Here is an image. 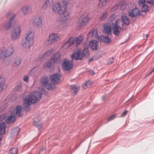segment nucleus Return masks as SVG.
Wrapping results in <instances>:
<instances>
[{
  "label": "nucleus",
  "mask_w": 154,
  "mask_h": 154,
  "mask_svg": "<svg viewBox=\"0 0 154 154\" xmlns=\"http://www.w3.org/2000/svg\"><path fill=\"white\" fill-rule=\"evenodd\" d=\"M54 0H47L46 2L48 4V5L50 6L51 5H53L54 4H53L54 2Z\"/></svg>",
  "instance_id": "37998d69"
},
{
  "label": "nucleus",
  "mask_w": 154,
  "mask_h": 154,
  "mask_svg": "<svg viewBox=\"0 0 154 154\" xmlns=\"http://www.w3.org/2000/svg\"><path fill=\"white\" fill-rule=\"evenodd\" d=\"M6 116L5 115H1L0 116V121H2L5 120V119Z\"/></svg>",
  "instance_id": "3c124183"
},
{
  "label": "nucleus",
  "mask_w": 154,
  "mask_h": 154,
  "mask_svg": "<svg viewBox=\"0 0 154 154\" xmlns=\"http://www.w3.org/2000/svg\"><path fill=\"white\" fill-rule=\"evenodd\" d=\"M63 15L61 17V18L62 20L63 21H65L68 20L70 17L69 12L67 11V10L65 11V12L63 14Z\"/></svg>",
  "instance_id": "5701e85b"
},
{
  "label": "nucleus",
  "mask_w": 154,
  "mask_h": 154,
  "mask_svg": "<svg viewBox=\"0 0 154 154\" xmlns=\"http://www.w3.org/2000/svg\"><path fill=\"white\" fill-rule=\"evenodd\" d=\"M93 34H92V32H90L87 35V38L88 39V38H90L91 37H93Z\"/></svg>",
  "instance_id": "8fccbe9b"
},
{
  "label": "nucleus",
  "mask_w": 154,
  "mask_h": 154,
  "mask_svg": "<svg viewBox=\"0 0 154 154\" xmlns=\"http://www.w3.org/2000/svg\"><path fill=\"white\" fill-rule=\"evenodd\" d=\"M0 86H5V79L2 77L0 76Z\"/></svg>",
  "instance_id": "c9c22d12"
},
{
  "label": "nucleus",
  "mask_w": 154,
  "mask_h": 154,
  "mask_svg": "<svg viewBox=\"0 0 154 154\" xmlns=\"http://www.w3.org/2000/svg\"><path fill=\"white\" fill-rule=\"evenodd\" d=\"M128 111L127 110H125L122 114L121 116H125L127 113Z\"/></svg>",
  "instance_id": "4d7b16f0"
},
{
  "label": "nucleus",
  "mask_w": 154,
  "mask_h": 154,
  "mask_svg": "<svg viewBox=\"0 0 154 154\" xmlns=\"http://www.w3.org/2000/svg\"><path fill=\"white\" fill-rule=\"evenodd\" d=\"M23 108L20 106H18L16 107V115L18 117H21L22 116V112Z\"/></svg>",
  "instance_id": "6ab92c4d"
},
{
  "label": "nucleus",
  "mask_w": 154,
  "mask_h": 154,
  "mask_svg": "<svg viewBox=\"0 0 154 154\" xmlns=\"http://www.w3.org/2000/svg\"><path fill=\"white\" fill-rule=\"evenodd\" d=\"M22 97L23 100V106L24 109L25 110H28L29 109L30 104L40 100L41 94L38 92H32L27 97H25L24 94L22 95Z\"/></svg>",
  "instance_id": "f257e3e1"
},
{
  "label": "nucleus",
  "mask_w": 154,
  "mask_h": 154,
  "mask_svg": "<svg viewBox=\"0 0 154 154\" xmlns=\"http://www.w3.org/2000/svg\"><path fill=\"white\" fill-rule=\"evenodd\" d=\"M116 17V15L115 14H112L109 17V21L110 22L113 21L115 20Z\"/></svg>",
  "instance_id": "79ce46f5"
},
{
  "label": "nucleus",
  "mask_w": 154,
  "mask_h": 154,
  "mask_svg": "<svg viewBox=\"0 0 154 154\" xmlns=\"http://www.w3.org/2000/svg\"><path fill=\"white\" fill-rule=\"evenodd\" d=\"M34 33L32 30H28L26 33L24 40H23L22 45L26 49H29L34 43Z\"/></svg>",
  "instance_id": "f03ea898"
},
{
  "label": "nucleus",
  "mask_w": 154,
  "mask_h": 154,
  "mask_svg": "<svg viewBox=\"0 0 154 154\" xmlns=\"http://www.w3.org/2000/svg\"><path fill=\"white\" fill-rule=\"evenodd\" d=\"M62 68L64 70L67 71L71 69L73 67L72 62L69 60H64L62 63Z\"/></svg>",
  "instance_id": "9d476101"
},
{
  "label": "nucleus",
  "mask_w": 154,
  "mask_h": 154,
  "mask_svg": "<svg viewBox=\"0 0 154 154\" xmlns=\"http://www.w3.org/2000/svg\"><path fill=\"white\" fill-rule=\"evenodd\" d=\"M46 62L48 66V68H50L52 64L53 63V62H51V60H50V61H48L47 62Z\"/></svg>",
  "instance_id": "603ef678"
},
{
  "label": "nucleus",
  "mask_w": 154,
  "mask_h": 154,
  "mask_svg": "<svg viewBox=\"0 0 154 154\" xmlns=\"http://www.w3.org/2000/svg\"><path fill=\"white\" fill-rule=\"evenodd\" d=\"M6 125L4 122H1L0 124V134H4L5 133Z\"/></svg>",
  "instance_id": "cd10ccee"
},
{
  "label": "nucleus",
  "mask_w": 154,
  "mask_h": 154,
  "mask_svg": "<svg viewBox=\"0 0 154 154\" xmlns=\"http://www.w3.org/2000/svg\"><path fill=\"white\" fill-rule=\"evenodd\" d=\"M51 60L53 63L59 62L61 60L60 53L59 52H57L53 55Z\"/></svg>",
  "instance_id": "2eb2a0df"
},
{
  "label": "nucleus",
  "mask_w": 154,
  "mask_h": 154,
  "mask_svg": "<svg viewBox=\"0 0 154 154\" xmlns=\"http://www.w3.org/2000/svg\"><path fill=\"white\" fill-rule=\"evenodd\" d=\"M140 14V11L137 8L133 9L131 11L129 12V16L131 18L138 16Z\"/></svg>",
  "instance_id": "a211bd4d"
},
{
  "label": "nucleus",
  "mask_w": 154,
  "mask_h": 154,
  "mask_svg": "<svg viewBox=\"0 0 154 154\" xmlns=\"http://www.w3.org/2000/svg\"><path fill=\"white\" fill-rule=\"evenodd\" d=\"M19 132V128H16L11 131L12 134L13 136H15L17 135Z\"/></svg>",
  "instance_id": "72a5a7b5"
},
{
  "label": "nucleus",
  "mask_w": 154,
  "mask_h": 154,
  "mask_svg": "<svg viewBox=\"0 0 154 154\" xmlns=\"http://www.w3.org/2000/svg\"><path fill=\"white\" fill-rule=\"evenodd\" d=\"M82 54L84 57H88L89 56L90 53L87 48H85L83 49Z\"/></svg>",
  "instance_id": "473e14b6"
},
{
  "label": "nucleus",
  "mask_w": 154,
  "mask_h": 154,
  "mask_svg": "<svg viewBox=\"0 0 154 154\" xmlns=\"http://www.w3.org/2000/svg\"><path fill=\"white\" fill-rule=\"evenodd\" d=\"M152 71L149 73L147 75V76L149 75L152 72Z\"/></svg>",
  "instance_id": "774afa93"
},
{
  "label": "nucleus",
  "mask_w": 154,
  "mask_h": 154,
  "mask_svg": "<svg viewBox=\"0 0 154 154\" xmlns=\"http://www.w3.org/2000/svg\"><path fill=\"white\" fill-rule=\"evenodd\" d=\"M122 20L125 25H128L130 23V20L126 16H123L122 17Z\"/></svg>",
  "instance_id": "2f4dec72"
},
{
  "label": "nucleus",
  "mask_w": 154,
  "mask_h": 154,
  "mask_svg": "<svg viewBox=\"0 0 154 154\" xmlns=\"http://www.w3.org/2000/svg\"><path fill=\"white\" fill-rule=\"evenodd\" d=\"M89 46L94 51H97L99 48L97 42L96 40H92L89 43Z\"/></svg>",
  "instance_id": "f3484780"
},
{
  "label": "nucleus",
  "mask_w": 154,
  "mask_h": 154,
  "mask_svg": "<svg viewBox=\"0 0 154 154\" xmlns=\"http://www.w3.org/2000/svg\"><path fill=\"white\" fill-rule=\"evenodd\" d=\"M86 82H88V85H89L90 86V85H91V82L89 81H88Z\"/></svg>",
  "instance_id": "338daca9"
},
{
  "label": "nucleus",
  "mask_w": 154,
  "mask_h": 154,
  "mask_svg": "<svg viewBox=\"0 0 154 154\" xmlns=\"http://www.w3.org/2000/svg\"><path fill=\"white\" fill-rule=\"evenodd\" d=\"M63 4L62 5L59 2L54 4L52 7L53 12L60 15H63L67 10L68 7L66 2H63Z\"/></svg>",
  "instance_id": "7ed1b4c3"
},
{
  "label": "nucleus",
  "mask_w": 154,
  "mask_h": 154,
  "mask_svg": "<svg viewBox=\"0 0 154 154\" xmlns=\"http://www.w3.org/2000/svg\"><path fill=\"white\" fill-rule=\"evenodd\" d=\"M72 59L76 60H81L82 59V55L81 51L78 50L75 51L71 55Z\"/></svg>",
  "instance_id": "ddd939ff"
},
{
  "label": "nucleus",
  "mask_w": 154,
  "mask_h": 154,
  "mask_svg": "<svg viewBox=\"0 0 154 154\" xmlns=\"http://www.w3.org/2000/svg\"><path fill=\"white\" fill-rule=\"evenodd\" d=\"M113 61L114 59L113 57H112L109 59L108 62V63L109 64H111L113 62Z\"/></svg>",
  "instance_id": "09e8293b"
},
{
  "label": "nucleus",
  "mask_w": 154,
  "mask_h": 154,
  "mask_svg": "<svg viewBox=\"0 0 154 154\" xmlns=\"http://www.w3.org/2000/svg\"><path fill=\"white\" fill-rule=\"evenodd\" d=\"M89 73L91 75H94L95 74V73L94 72V71L92 70H90L89 71Z\"/></svg>",
  "instance_id": "680f3d73"
},
{
  "label": "nucleus",
  "mask_w": 154,
  "mask_h": 154,
  "mask_svg": "<svg viewBox=\"0 0 154 154\" xmlns=\"http://www.w3.org/2000/svg\"><path fill=\"white\" fill-rule=\"evenodd\" d=\"M75 41V38L74 37H71L67 41L63 43V46H67L69 48H70L71 46L74 44Z\"/></svg>",
  "instance_id": "aec40b11"
},
{
  "label": "nucleus",
  "mask_w": 154,
  "mask_h": 154,
  "mask_svg": "<svg viewBox=\"0 0 154 154\" xmlns=\"http://www.w3.org/2000/svg\"><path fill=\"white\" fill-rule=\"evenodd\" d=\"M102 41L108 44L110 42V38L106 36H103L102 38Z\"/></svg>",
  "instance_id": "e433bc0d"
},
{
  "label": "nucleus",
  "mask_w": 154,
  "mask_h": 154,
  "mask_svg": "<svg viewBox=\"0 0 154 154\" xmlns=\"http://www.w3.org/2000/svg\"><path fill=\"white\" fill-rule=\"evenodd\" d=\"M54 52V50L53 49H50L48 50L47 51L45 52L42 55H40V59H43L44 58H46V57L50 55L51 53Z\"/></svg>",
  "instance_id": "4be33fe9"
},
{
  "label": "nucleus",
  "mask_w": 154,
  "mask_h": 154,
  "mask_svg": "<svg viewBox=\"0 0 154 154\" xmlns=\"http://www.w3.org/2000/svg\"><path fill=\"white\" fill-rule=\"evenodd\" d=\"M142 6L141 11L142 12H146L148 10V6L146 5H143Z\"/></svg>",
  "instance_id": "f704fd0d"
},
{
  "label": "nucleus",
  "mask_w": 154,
  "mask_h": 154,
  "mask_svg": "<svg viewBox=\"0 0 154 154\" xmlns=\"http://www.w3.org/2000/svg\"><path fill=\"white\" fill-rule=\"evenodd\" d=\"M145 1L146 0H139L138 2L140 6H141L143 5H145L144 3H145Z\"/></svg>",
  "instance_id": "49530a36"
},
{
  "label": "nucleus",
  "mask_w": 154,
  "mask_h": 154,
  "mask_svg": "<svg viewBox=\"0 0 154 154\" xmlns=\"http://www.w3.org/2000/svg\"><path fill=\"white\" fill-rule=\"evenodd\" d=\"M43 67L44 68H46L48 67V65L47 64V62H46L43 65Z\"/></svg>",
  "instance_id": "bf43d9fd"
},
{
  "label": "nucleus",
  "mask_w": 154,
  "mask_h": 154,
  "mask_svg": "<svg viewBox=\"0 0 154 154\" xmlns=\"http://www.w3.org/2000/svg\"><path fill=\"white\" fill-rule=\"evenodd\" d=\"M21 62V58L19 57H17L14 60L13 64L14 66L17 67L20 65Z\"/></svg>",
  "instance_id": "c85d7f7f"
},
{
  "label": "nucleus",
  "mask_w": 154,
  "mask_h": 154,
  "mask_svg": "<svg viewBox=\"0 0 154 154\" xmlns=\"http://www.w3.org/2000/svg\"><path fill=\"white\" fill-rule=\"evenodd\" d=\"M22 89V85L20 84H18L14 88V90L15 91H17L21 90Z\"/></svg>",
  "instance_id": "58836bf2"
},
{
  "label": "nucleus",
  "mask_w": 154,
  "mask_h": 154,
  "mask_svg": "<svg viewBox=\"0 0 154 154\" xmlns=\"http://www.w3.org/2000/svg\"><path fill=\"white\" fill-rule=\"evenodd\" d=\"M3 88L4 86H0V94L3 92Z\"/></svg>",
  "instance_id": "13d9d810"
},
{
  "label": "nucleus",
  "mask_w": 154,
  "mask_h": 154,
  "mask_svg": "<svg viewBox=\"0 0 154 154\" xmlns=\"http://www.w3.org/2000/svg\"><path fill=\"white\" fill-rule=\"evenodd\" d=\"M10 152L12 154H16L17 152V148H14L11 149Z\"/></svg>",
  "instance_id": "a19ab883"
},
{
  "label": "nucleus",
  "mask_w": 154,
  "mask_h": 154,
  "mask_svg": "<svg viewBox=\"0 0 154 154\" xmlns=\"http://www.w3.org/2000/svg\"><path fill=\"white\" fill-rule=\"evenodd\" d=\"M60 75L57 73L55 74L50 76V80L54 84H57L60 80Z\"/></svg>",
  "instance_id": "4468645a"
},
{
  "label": "nucleus",
  "mask_w": 154,
  "mask_h": 154,
  "mask_svg": "<svg viewBox=\"0 0 154 154\" xmlns=\"http://www.w3.org/2000/svg\"><path fill=\"white\" fill-rule=\"evenodd\" d=\"M34 124L35 127L38 128L39 129L42 128V125L40 120L38 118H35L34 119Z\"/></svg>",
  "instance_id": "bb28decb"
},
{
  "label": "nucleus",
  "mask_w": 154,
  "mask_h": 154,
  "mask_svg": "<svg viewBox=\"0 0 154 154\" xmlns=\"http://www.w3.org/2000/svg\"><path fill=\"white\" fill-rule=\"evenodd\" d=\"M107 13L106 12H103L102 15L100 17V20L103 21L107 17Z\"/></svg>",
  "instance_id": "4c0bfd02"
},
{
  "label": "nucleus",
  "mask_w": 154,
  "mask_h": 154,
  "mask_svg": "<svg viewBox=\"0 0 154 154\" xmlns=\"http://www.w3.org/2000/svg\"><path fill=\"white\" fill-rule=\"evenodd\" d=\"M23 80L26 82H28L29 80V77L28 76H24L23 78Z\"/></svg>",
  "instance_id": "de8ad7c7"
},
{
  "label": "nucleus",
  "mask_w": 154,
  "mask_h": 154,
  "mask_svg": "<svg viewBox=\"0 0 154 154\" xmlns=\"http://www.w3.org/2000/svg\"><path fill=\"white\" fill-rule=\"evenodd\" d=\"M115 117L116 116L115 115H113L108 119V121H109L112 120L114 119Z\"/></svg>",
  "instance_id": "6e6d98bb"
},
{
  "label": "nucleus",
  "mask_w": 154,
  "mask_h": 154,
  "mask_svg": "<svg viewBox=\"0 0 154 154\" xmlns=\"http://www.w3.org/2000/svg\"><path fill=\"white\" fill-rule=\"evenodd\" d=\"M119 7L121 10H125L127 7V3L123 1L120 2L118 3Z\"/></svg>",
  "instance_id": "c756f323"
},
{
  "label": "nucleus",
  "mask_w": 154,
  "mask_h": 154,
  "mask_svg": "<svg viewBox=\"0 0 154 154\" xmlns=\"http://www.w3.org/2000/svg\"><path fill=\"white\" fill-rule=\"evenodd\" d=\"M148 37V34H146V35H143V37L144 39H145V38L146 39Z\"/></svg>",
  "instance_id": "0e129e2a"
},
{
  "label": "nucleus",
  "mask_w": 154,
  "mask_h": 154,
  "mask_svg": "<svg viewBox=\"0 0 154 154\" xmlns=\"http://www.w3.org/2000/svg\"><path fill=\"white\" fill-rule=\"evenodd\" d=\"M88 82H86V83L82 85V88L84 89H86L87 88L90 87L89 85H88Z\"/></svg>",
  "instance_id": "c03bdc74"
},
{
  "label": "nucleus",
  "mask_w": 154,
  "mask_h": 154,
  "mask_svg": "<svg viewBox=\"0 0 154 154\" xmlns=\"http://www.w3.org/2000/svg\"><path fill=\"white\" fill-rule=\"evenodd\" d=\"M32 7L30 5H25L21 8L22 13L24 15H26L28 13L32 11Z\"/></svg>",
  "instance_id": "dca6fc26"
},
{
  "label": "nucleus",
  "mask_w": 154,
  "mask_h": 154,
  "mask_svg": "<svg viewBox=\"0 0 154 154\" xmlns=\"http://www.w3.org/2000/svg\"><path fill=\"white\" fill-rule=\"evenodd\" d=\"M50 5H48V4L46 2H45V4L44 6H43V8L44 9H46L48 7H50Z\"/></svg>",
  "instance_id": "864d4df0"
},
{
  "label": "nucleus",
  "mask_w": 154,
  "mask_h": 154,
  "mask_svg": "<svg viewBox=\"0 0 154 154\" xmlns=\"http://www.w3.org/2000/svg\"><path fill=\"white\" fill-rule=\"evenodd\" d=\"M64 24L62 23L61 24H59L57 26V28L60 30L61 29L63 28L64 27H65V26H64Z\"/></svg>",
  "instance_id": "a18cd8bd"
},
{
  "label": "nucleus",
  "mask_w": 154,
  "mask_h": 154,
  "mask_svg": "<svg viewBox=\"0 0 154 154\" xmlns=\"http://www.w3.org/2000/svg\"><path fill=\"white\" fill-rule=\"evenodd\" d=\"M48 80V77H43L41 78L40 82L42 85L47 89L49 90L54 89L55 88V85L49 83Z\"/></svg>",
  "instance_id": "423d86ee"
},
{
  "label": "nucleus",
  "mask_w": 154,
  "mask_h": 154,
  "mask_svg": "<svg viewBox=\"0 0 154 154\" xmlns=\"http://www.w3.org/2000/svg\"><path fill=\"white\" fill-rule=\"evenodd\" d=\"M84 38L82 35H80L77 37L75 39V45L76 46H78L79 45L82 43L83 41Z\"/></svg>",
  "instance_id": "393cba45"
},
{
  "label": "nucleus",
  "mask_w": 154,
  "mask_h": 154,
  "mask_svg": "<svg viewBox=\"0 0 154 154\" xmlns=\"http://www.w3.org/2000/svg\"><path fill=\"white\" fill-rule=\"evenodd\" d=\"M7 17L9 18V20L7 22H5L4 24L3 27L6 30H8L10 28L12 23L13 19L15 17V15L11 13H9L7 14Z\"/></svg>",
  "instance_id": "1a4fd4ad"
},
{
  "label": "nucleus",
  "mask_w": 154,
  "mask_h": 154,
  "mask_svg": "<svg viewBox=\"0 0 154 154\" xmlns=\"http://www.w3.org/2000/svg\"><path fill=\"white\" fill-rule=\"evenodd\" d=\"M20 27L19 25L15 27L12 31L11 38L13 40H17L20 37Z\"/></svg>",
  "instance_id": "6e6552de"
},
{
  "label": "nucleus",
  "mask_w": 154,
  "mask_h": 154,
  "mask_svg": "<svg viewBox=\"0 0 154 154\" xmlns=\"http://www.w3.org/2000/svg\"><path fill=\"white\" fill-rule=\"evenodd\" d=\"M60 36L57 33H51L49 36V39L47 41L48 44H51L57 42L61 39Z\"/></svg>",
  "instance_id": "0eeeda50"
},
{
  "label": "nucleus",
  "mask_w": 154,
  "mask_h": 154,
  "mask_svg": "<svg viewBox=\"0 0 154 154\" xmlns=\"http://www.w3.org/2000/svg\"><path fill=\"white\" fill-rule=\"evenodd\" d=\"M69 1V0H63V2H66L67 3Z\"/></svg>",
  "instance_id": "69168bd1"
},
{
  "label": "nucleus",
  "mask_w": 154,
  "mask_h": 154,
  "mask_svg": "<svg viewBox=\"0 0 154 154\" xmlns=\"http://www.w3.org/2000/svg\"><path fill=\"white\" fill-rule=\"evenodd\" d=\"M120 20H118L116 21L115 24L113 25V32L116 35H118L119 34L120 30L122 29V28L120 26Z\"/></svg>",
  "instance_id": "9b49d317"
},
{
  "label": "nucleus",
  "mask_w": 154,
  "mask_h": 154,
  "mask_svg": "<svg viewBox=\"0 0 154 154\" xmlns=\"http://www.w3.org/2000/svg\"><path fill=\"white\" fill-rule=\"evenodd\" d=\"M32 23L35 26L40 27L42 25V18L39 16L34 17L32 19Z\"/></svg>",
  "instance_id": "f8f14e48"
},
{
  "label": "nucleus",
  "mask_w": 154,
  "mask_h": 154,
  "mask_svg": "<svg viewBox=\"0 0 154 154\" xmlns=\"http://www.w3.org/2000/svg\"><path fill=\"white\" fill-rule=\"evenodd\" d=\"M95 60V59H94V57H92L91 58L89 59V62H90L91 61H94Z\"/></svg>",
  "instance_id": "e2e57ef3"
},
{
  "label": "nucleus",
  "mask_w": 154,
  "mask_h": 154,
  "mask_svg": "<svg viewBox=\"0 0 154 154\" xmlns=\"http://www.w3.org/2000/svg\"><path fill=\"white\" fill-rule=\"evenodd\" d=\"M15 117L14 114H12L6 119L5 120V122L7 123L13 122L15 120Z\"/></svg>",
  "instance_id": "a878e982"
},
{
  "label": "nucleus",
  "mask_w": 154,
  "mask_h": 154,
  "mask_svg": "<svg viewBox=\"0 0 154 154\" xmlns=\"http://www.w3.org/2000/svg\"><path fill=\"white\" fill-rule=\"evenodd\" d=\"M110 0H99V7L102 8L106 6L107 4L109 2Z\"/></svg>",
  "instance_id": "b1692460"
},
{
  "label": "nucleus",
  "mask_w": 154,
  "mask_h": 154,
  "mask_svg": "<svg viewBox=\"0 0 154 154\" xmlns=\"http://www.w3.org/2000/svg\"><path fill=\"white\" fill-rule=\"evenodd\" d=\"M147 2L151 6H153L154 5V2L152 1H149L147 0Z\"/></svg>",
  "instance_id": "5fc2aeb1"
},
{
  "label": "nucleus",
  "mask_w": 154,
  "mask_h": 154,
  "mask_svg": "<svg viewBox=\"0 0 154 154\" xmlns=\"http://www.w3.org/2000/svg\"><path fill=\"white\" fill-rule=\"evenodd\" d=\"M90 18L87 14H84L79 18L76 24L77 26L79 28L84 27L88 24Z\"/></svg>",
  "instance_id": "39448f33"
},
{
  "label": "nucleus",
  "mask_w": 154,
  "mask_h": 154,
  "mask_svg": "<svg viewBox=\"0 0 154 154\" xmlns=\"http://www.w3.org/2000/svg\"><path fill=\"white\" fill-rule=\"evenodd\" d=\"M91 32L93 34V36L94 38H97L98 37L97 32L96 30H93Z\"/></svg>",
  "instance_id": "ea45409f"
},
{
  "label": "nucleus",
  "mask_w": 154,
  "mask_h": 154,
  "mask_svg": "<svg viewBox=\"0 0 154 154\" xmlns=\"http://www.w3.org/2000/svg\"><path fill=\"white\" fill-rule=\"evenodd\" d=\"M14 51V48L12 45L3 47L0 51V60H3L11 56Z\"/></svg>",
  "instance_id": "20e7f679"
},
{
  "label": "nucleus",
  "mask_w": 154,
  "mask_h": 154,
  "mask_svg": "<svg viewBox=\"0 0 154 154\" xmlns=\"http://www.w3.org/2000/svg\"><path fill=\"white\" fill-rule=\"evenodd\" d=\"M103 28L104 32L108 34H111V29L110 25L108 23L105 24L103 25Z\"/></svg>",
  "instance_id": "412c9836"
},
{
  "label": "nucleus",
  "mask_w": 154,
  "mask_h": 154,
  "mask_svg": "<svg viewBox=\"0 0 154 154\" xmlns=\"http://www.w3.org/2000/svg\"><path fill=\"white\" fill-rule=\"evenodd\" d=\"M118 7H119L118 4L116 5L112 8V10H115L116 9H117Z\"/></svg>",
  "instance_id": "052dcab7"
},
{
  "label": "nucleus",
  "mask_w": 154,
  "mask_h": 154,
  "mask_svg": "<svg viewBox=\"0 0 154 154\" xmlns=\"http://www.w3.org/2000/svg\"><path fill=\"white\" fill-rule=\"evenodd\" d=\"M79 86L75 85H71V90L72 93L73 94H75L79 90Z\"/></svg>",
  "instance_id": "7c9ffc66"
}]
</instances>
